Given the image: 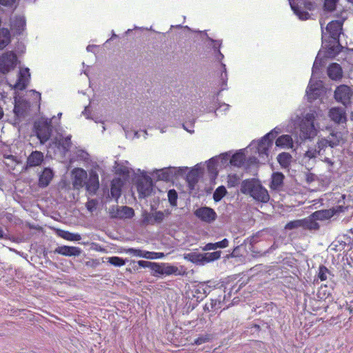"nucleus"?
I'll return each mask as SVG.
<instances>
[{
  "label": "nucleus",
  "instance_id": "16",
  "mask_svg": "<svg viewBox=\"0 0 353 353\" xmlns=\"http://www.w3.org/2000/svg\"><path fill=\"white\" fill-rule=\"evenodd\" d=\"M84 186L90 195L96 194L99 188V175L96 171L91 170L90 172L89 177Z\"/></svg>",
  "mask_w": 353,
  "mask_h": 353
},
{
  "label": "nucleus",
  "instance_id": "14",
  "mask_svg": "<svg viewBox=\"0 0 353 353\" xmlns=\"http://www.w3.org/2000/svg\"><path fill=\"white\" fill-rule=\"evenodd\" d=\"M214 53L216 54V59L217 61H219L221 67V74H220V81H221L220 86L221 87H220V90L217 93V95H216V97H218L220 92L226 90L228 89V85H227L228 75L226 65L225 63H223L222 62V60L224 58V55L221 53L220 50H217Z\"/></svg>",
  "mask_w": 353,
  "mask_h": 353
},
{
  "label": "nucleus",
  "instance_id": "15",
  "mask_svg": "<svg viewBox=\"0 0 353 353\" xmlns=\"http://www.w3.org/2000/svg\"><path fill=\"white\" fill-rule=\"evenodd\" d=\"M159 274L160 275H181V272L179 268L174 265H170L168 263H159L157 264V268L155 269V273H153L152 275L157 276Z\"/></svg>",
  "mask_w": 353,
  "mask_h": 353
},
{
  "label": "nucleus",
  "instance_id": "54",
  "mask_svg": "<svg viewBox=\"0 0 353 353\" xmlns=\"http://www.w3.org/2000/svg\"><path fill=\"white\" fill-rule=\"evenodd\" d=\"M164 256V254L163 252H149L145 251L144 252V258L148 259H161Z\"/></svg>",
  "mask_w": 353,
  "mask_h": 353
},
{
  "label": "nucleus",
  "instance_id": "44",
  "mask_svg": "<svg viewBox=\"0 0 353 353\" xmlns=\"http://www.w3.org/2000/svg\"><path fill=\"white\" fill-rule=\"evenodd\" d=\"M71 137H72L71 135H68L63 139H61L59 141V146L60 148H61V149L63 150V151L64 152L69 151V150L71 147V145H72Z\"/></svg>",
  "mask_w": 353,
  "mask_h": 353
},
{
  "label": "nucleus",
  "instance_id": "30",
  "mask_svg": "<svg viewBox=\"0 0 353 353\" xmlns=\"http://www.w3.org/2000/svg\"><path fill=\"white\" fill-rule=\"evenodd\" d=\"M218 157H212L207 161V169L211 179H216L218 176Z\"/></svg>",
  "mask_w": 353,
  "mask_h": 353
},
{
  "label": "nucleus",
  "instance_id": "41",
  "mask_svg": "<svg viewBox=\"0 0 353 353\" xmlns=\"http://www.w3.org/2000/svg\"><path fill=\"white\" fill-rule=\"evenodd\" d=\"M227 190L225 186H219L213 193V199L215 202L220 201L227 194Z\"/></svg>",
  "mask_w": 353,
  "mask_h": 353
},
{
  "label": "nucleus",
  "instance_id": "10",
  "mask_svg": "<svg viewBox=\"0 0 353 353\" xmlns=\"http://www.w3.org/2000/svg\"><path fill=\"white\" fill-rule=\"evenodd\" d=\"M17 63V57L12 51H8L0 56V73L6 74L13 70Z\"/></svg>",
  "mask_w": 353,
  "mask_h": 353
},
{
  "label": "nucleus",
  "instance_id": "39",
  "mask_svg": "<svg viewBox=\"0 0 353 353\" xmlns=\"http://www.w3.org/2000/svg\"><path fill=\"white\" fill-rule=\"evenodd\" d=\"M202 254H203V262H204V265H205L208 263L213 262V261L220 259L221 252V251H214L213 252H205V253H202Z\"/></svg>",
  "mask_w": 353,
  "mask_h": 353
},
{
  "label": "nucleus",
  "instance_id": "21",
  "mask_svg": "<svg viewBox=\"0 0 353 353\" xmlns=\"http://www.w3.org/2000/svg\"><path fill=\"white\" fill-rule=\"evenodd\" d=\"M73 185L75 188L79 189L84 187L88 174L83 168H74L72 172Z\"/></svg>",
  "mask_w": 353,
  "mask_h": 353
},
{
  "label": "nucleus",
  "instance_id": "63",
  "mask_svg": "<svg viewBox=\"0 0 353 353\" xmlns=\"http://www.w3.org/2000/svg\"><path fill=\"white\" fill-rule=\"evenodd\" d=\"M16 0H0V5L6 6V7H12Z\"/></svg>",
  "mask_w": 353,
  "mask_h": 353
},
{
  "label": "nucleus",
  "instance_id": "4",
  "mask_svg": "<svg viewBox=\"0 0 353 353\" xmlns=\"http://www.w3.org/2000/svg\"><path fill=\"white\" fill-rule=\"evenodd\" d=\"M240 190L242 194L249 195L257 202L265 203L270 200L268 190L259 179L252 178L242 181Z\"/></svg>",
  "mask_w": 353,
  "mask_h": 353
},
{
  "label": "nucleus",
  "instance_id": "42",
  "mask_svg": "<svg viewBox=\"0 0 353 353\" xmlns=\"http://www.w3.org/2000/svg\"><path fill=\"white\" fill-rule=\"evenodd\" d=\"M332 138L329 140L330 143V148H333L340 145L343 140V134L341 132H336L331 133Z\"/></svg>",
  "mask_w": 353,
  "mask_h": 353
},
{
  "label": "nucleus",
  "instance_id": "36",
  "mask_svg": "<svg viewBox=\"0 0 353 353\" xmlns=\"http://www.w3.org/2000/svg\"><path fill=\"white\" fill-rule=\"evenodd\" d=\"M132 263H133L132 268L134 270H138V267L143 268H148L151 270H152L154 272V273H155V269L157 268V263H155V262H150V261H143V260L139 261L137 262V263H136L135 261H133Z\"/></svg>",
  "mask_w": 353,
  "mask_h": 353
},
{
  "label": "nucleus",
  "instance_id": "22",
  "mask_svg": "<svg viewBox=\"0 0 353 353\" xmlns=\"http://www.w3.org/2000/svg\"><path fill=\"white\" fill-rule=\"evenodd\" d=\"M329 117L335 123H344L347 121L346 112L340 107L332 108L329 111Z\"/></svg>",
  "mask_w": 353,
  "mask_h": 353
},
{
  "label": "nucleus",
  "instance_id": "9",
  "mask_svg": "<svg viewBox=\"0 0 353 353\" xmlns=\"http://www.w3.org/2000/svg\"><path fill=\"white\" fill-rule=\"evenodd\" d=\"M298 3L294 5V8H295L294 13L299 17L301 20H307L310 17V14L307 11H313L316 8V3L314 1L312 0H297Z\"/></svg>",
  "mask_w": 353,
  "mask_h": 353
},
{
  "label": "nucleus",
  "instance_id": "38",
  "mask_svg": "<svg viewBox=\"0 0 353 353\" xmlns=\"http://www.w3.org/2000/svg\"><path fill=\"white\" fill-rule=\"evenodd\" d=\"M292 156L287 152H281L277 157V160L281 167L286 168L290 165Z\"/></svg>",
  "mask_w": 353,
  "mask_h": 353
},
{
  "label": "nucleus",
  "instance_id": "8",
  "mask_svg": "<svg viewBox=\"0 0 353 353\" xmlns=\"http://www.w3.org/2000/svg\"><path fill=\"white\" fill-rule=\"evenodd\" d=\"M187 169L176 167L163 168L159 170H154L152 172L153 177L157 178V180L164 181H171L176 179L179 176L183 175L185 170Z\"/></svg>",
  "mask_w": 353,
  "mask_h": 353
},
{
  "label": "nucleus",
  "instance_id": "37",
  "mask_svg": "<svg viewBox=\"0 0 353 353\" xmlns=\"http://www.w3.org/2000/svg\"><path fill=\"white\" fill-rule=\"evenodd\" d=\"M10 41V34L8 29L3 28L0 30V50L8 45Z\"/></svg>",
  "mask_w": 353,
  "mask_h": 353
},
{
  "label": "nucleus",
  "instance_id": "18",
  "mask_svg": "<svg viewBox=\"0 0 353 353\" xmlns=\"http://www.w3.org/2000/svg\"><path fill=\"white\" fill-rule=\"evenodd\" d=\"M343 206L339 205L327 210H317L312 213V217L319 221H324L332 218L336 214L343 212Z\"/></svg>",
  "mask_w": 353,
  "mask_h": 353
},
{
  "label": "nucleus",
  "instance_id": "20",
  "mask_svg": "<svg viewBox=\"0 0 353 353\" xmlns=\"http://www.w3.org/2000/svg\"><path fill=\"white\" fill-rule=\"evenodd\" d=\"M285 175L281 172H274L272 174L270 182V188L275 192L283 190Z\"/></svg>",
  "mask_w": 353,
  "mask_h": 353
},
{
  "label": "nucleus",
  "instance_id": "11",
  "mask_svg": "<svg viewBox=\"0 0 353 353\" xmlns=\"http://www.w3.org/2000/svg\"><path fill=\"white\" fill-rule=\"evenodd\" d=\"M352 96L353 91L352 88L344 84L337 86L334 94L335 100L342 103L346 108L351 105Z\"/></svg>",
  "mask_w": 353,
  "mask_h": 353
},
{
  "label": "nucleus",
  "instance_id": "61",
  "mask_svg": "<svg viewBox=\"0 0 353 353\" xmlns=\"http://www.w3.org/2000/svg\"><path fill=\"white\" fill-rule=\"evenodd\" d=\"M3 158L9 161V163L5 162V163L8 166L10 165V163L12 164L11 166H13L15 165V163L17 162V157L12 154H3Z\"/></svg>",
  "mask_w": 353,
  "mask_h": 353
},
{
  "label": "nucleus",
  "instance_id": "33",
  "mask_svg": "<svg viewBox=\"0 0 353 353\" xmlns=\"http://www.w3.org/2000/svg\"><path fill=\"white\" fill-rule=\"evenodd\" d=\"M245 161V157L242 151L234 153L230 159V163L236 167H241Z\"/></svg>",
  "mask_w": 353,
  "mask_h": 353
},
{
  "label": "nucleus",
  "instance_id": "12",
  "mask_svg": "<svg viewBox=\"0 0 353 353\" xmlns=\"http://www.w3.org/2000/svg\"><path fill=\"white\" fill-rule=\"evenodd\" d=\"M194 215L201 221L210 224L217 218L215 210L208 206H201L194 211Z\"/></svg>",
  "mask_w": 353,
  "mask_h": 353
},
{
  "label": "nucleus",
  "instance_id": "49",
  "mask_svg": "<svg viewBox=\"0 0 353 353\" xmlns=\"http://www.w3.org/2000/svg\"><path fill=\"white\" fill-rule=\"evenodd\" d=\"M330 295L331 292L327 290V287L326 285L321 286L316 294L317 298L320 300H325Z\"/></svg>",
  "mask_w": 353,
  "mask_h": 353
},
{
  "label": "nucleus",
  "instance_id": "19",
  "mask_svg": "<svg viewBox=\"0 0 353 353\" xmlns=\"http://www.w3.org/2000/svg\"><path fill=\"white\" fill-rule=\"evenodd\" d=\"M203 168L199 165H196L192 168L186 176V181L188 182L190 190H194L196 184L198 183Z\"/></svg>",
  "mask_w": 353,
  "mask_h": 353
},
{
  "label": "nucleus",
  "instance_id": "56",
  "mask_svg": "<svg viewBox=\"0 0 353 353\" xmlns=\"http://www.w3.org/2000/svg\"><path fill=\"white\" fill-rule=\"evenodd\" d=\"M299 227H302V219L288 222L285 225V229L293 230Z\"/></svg>",
  "mask_w": 353,
  "mask_h": 353
},
{
  "label": "nucleus",
  "instance_id": "60",
  "mask_svg": "<svg viewBox=\"0 0 353 353\" xmlns=\"http://www.w3.org/2000/svg\"><path fill=\"white\" fill-rule=\"evenodd\" d=\"M240 178L236 174L229 175L228 183L230 186H236L239 183Z\"/></svg>",
  "mask_w": 353,
  "mask_h": 353
},
{
  "label": "nucleus",
  "instance_id": "50",
  "mask_svg": "<svg viewBox=\"0 0 353 353\" xmlns=\"http://www.w3.org/2000/svg\"><path fill=\"white\" fill-rule=\"evenodd\" d=\"M165 219V213L163 211H155L152 212L153 224H161Z\"/></svg>",
  "mask_w": 353,
  "mask_h": 353
},
{
  "label": "nucleus",
  "instance_id": "52",
  "mask_svg": "<svg viewBox=\"0 0 353 353\" xmlns=\"http://www.w3.org/2000/svg\"><path fill=\"white\" fill-rule=\"evenodd\" d=\"M168 197L170 204L174 207L177 204L178 194L175 190H170L168 192Z\"/></svg>",
  "mask_w": 353,
  "mask_h": 353
},
{
  "label": "nucleus",
  "instance_id": "27",
  "mask_svg": "<svg viewBox=\"0 0 353 353\" xmlns=\"http://www.w3.org/2000/svg\"><path fill=\"white\" fill-rule=\"evenodd\" d=\"M30 108V105L26 101H16L14 107V113L18 118H25Z\"/></svg>",
  "mask_w": 353,
  "mask_h": 353
},
{
  "label": "nucleus",
  "instance_id": "29",
  "mask_svg": "<svg viewBox=\"0 0 353 353\" xmlns=\"http://www.w3.org/2000/svg\"><path fill=\"white\" fill-rule=\"evenodd\" d=\"M134 215V211L132 208L128 206H117L116 212L112 216L119 219H130Z\"/></svg>",
  "mask_w": 353,
  "mask_h": 353
},
{
  "label": "nucleus",
  "instance_id": "26",
  "mask_svg": "<svg viewBox=\"0 0 353 353\" xmlns=\"http://www.w3.org/2000/svg\"><path fill=\"white\" fill-rule=\"evenodd\" d=\"M26 21L23 16H16L12 21L11 27L14 34L21 35L25 30Z\"/></svg>",
  "mask_w": 353,
  "mask_h": 353
},
{
  "label": "nucleus",
  "instance_id": "25",
  "mask_svg": "<svg viewBox=\"0 0 353 353\" xmlns=\"http://www.w3.org/2000/svg\"><path fill=\"white\" fill-rule=\"evenodd\" d=\"M327 73L329 78L333 81H339L343 77V69L337 63H331L327 67Z\"/></svg>",
  "mask_w": 353,
  "mask_h": 353
},
{
  "label": "nucleus",
  "instance_id": "34",
  "mask_svg": "<svg viewBox=\"0 0 353 353\" xmlns=\"http://www.w3.org/2000/svg\"><path fill=\"white\" fill-rule=\"evenodd\" d=\"M318 219L312 217V214L307 218L302 219V228L307 230H318L320 227L319 223L316 222Z\"/></svg>",
  "mask_w": 353,
  "mask_h": 353
},
{
  "label": "nucleus",
  "instance_id": "57",
  "mask_svg": "<svg viewBox=\"0 0 353 353\" xmlns=\"http://www.w3.org/2000/svg\"><path fill=\"white\" fill-rule=\"evenodd\" d=\"M145 250H141L140 249L137 248H129L127 250V253L132 254L135 256L144 258V252Z\"/></svg>",
  "mask_w": 353,
  "mask_h": 353
},
{
  "label": "nucleus",
  "instance_id": "5",
  "mask_svg": "<svg viewBox=\"0 0 353 353\" xmlns=\"http://www.w3.org/2000/svg\"><path fill=\"white\" fill-rule=\"evenodd\" d=\"M281 132L278 127L274 128L265 134L259 141H252L249 147L250 150H255L254 152L259 154V157L264 162L268 161L270 150L273 145V141Z\"/></svg>",
  "mask_w": 353,
  "mask_h": 353
},
{
  "label": "nucleus",
  "instance_id": "62",
  "mask_svg": "<svg viewBox=\"0 0 353 353\" xmlns=\"http://www.w3.org/2000/svg\"><path fill=\"white\" fill-rule=\"evenodd\" d=\"M221 303L222 302L221 299H211L210 303L211 308H213L214 310H216L219 308H221Z\"/></svg>",
  "mask_w": 353,
  "mask_h": 353
},
{
  "label": "nucleus",
  "instance_id": "23",
  "mask_svg": "<svg viewBox=\"0 0 353 353\" xmlns=\"http://www.w3.org/2000/svg\"><path fill=\"white\" fill-rule=\"evenodd\" d=\"M81 252L80 248L68 245L58 246L54 251L56 254L65 256H78L81 254Z\"/></svg>",
  "mask_w": 353,
  "mask_h": 353
},
{
  "label": "nucleus",
  "instance_id": "40",
  "mask_svg": "<svg viewBox=\"0 0 353 353\" xmlns=\"http://www.w3.org/2000/svg\"><path fill=\"white\" fill-rule=\"evenodd\" d=\"M121 194V187L119 184V182H115L113 181L111 183L110 188V196L112 199H114L116 201L120 197Z\"/></svg>",
  "mask_w": 353,
  "mask_h": 353
},
{
  "label": "nucleus",
  "instance_id": "58",
  "mask_svg": "<svg viewBox=\"0 0 353 353\" xmlns=\"http://www.w3.org/2000/svg\"><path fill=\"white\" fill-rule=\"evenodd\" d=\"M143 222L146 225H154L152 220V212H144L143 214Z\"/></svg>",
  "mask_w": 353,
  "mask_h": 353
},
{
  "label": "nucleus",
  "instance_id": "55",
  "mask_svg": "<svg viewBox=\"0 0 353 353\" xmlns=\"http://www.w3.org/2000/svg\"><path fill=\"white\" fill-rule=\"evenodd\" d=\"M215 157H218V164L221 168L227 165L228 161H230V156L227 153L221 154L219 156H216Z\"/></svg>",
  "mask_w": 353,
  "mask_h": 353
},
{
  "label": "nucleus",
  "instance_id": "47",
  "mask_svg": "<svg viewBox=\"0 0 353 353\" xmlns=\"http://www.w3.org/2000/svg\"><path fill=\"white\" fill-rule=\"evenodd\" d=\"M61 234H60V236L63 239L68 241H79L81 239L80 234H79L71 233L70 232L63 230H61Z\"/></svg>",
  "mask_w": 353,
  "mask_h": 353
},
{
  "label": "nucleus",
  "instance_id": "51",
  "mask_svg": "<svg viewBox=\"0 0 353 353\" xmlns=\"http://www.w3.org/2000/svg\"><path fill=\"white\" fill-rule=\"evenodd\" d=\"M199 32H203L205 34L207 39L210 42L212 43V49L214 50V52H216L217 50H219L221 47V45H222V40H216V39H214L211 37H210L208 34L205 32H201L200 31Z\"/></svg>",
  "mask_w": 353,
  "mask_h": 353
},
{
  "label": "nucleus",
  "instance_id": "64",
  "mask_svg": "<svg viewBox=\"0 0 353 353\" xmlns=\"http://www.w3.org/2000/svg\"><path fill=\"white\" fill-rule=\"evenodd\" d=\"M96 203H97V202L94 199H92V200L89 201L86 204L88 210L90 212H92L93 208H94Z\"/></svg>",
  "mask_w": 353,
  "mask_h": 353
},
{
  "label": "nucleus",
  "instance_id": "53",
  "mask_svg": "<svg viewBox=\"0 0 353 353\" xmlns=\"http://www.w3.org/2000/svg\"><path fill=\"white\" fill-rule=\"evenodd\" d=\"M318 155H319V151L318 152L317 148H310L305 153L303 161L305 159H315Z\"/></svg>",
  "mask_w": 353,
  "mask_h": 353
},
{
  "label": "nucleus",
  "instance_id": "46",
  "mask_svg": "<svg viewBox=\"0 0 353 353\" xmlns=\"http://www.w3.org/2000/svg\"><path fill=\"white\" fill-rule=\"evenodd\" d=\"M331 275L333 276L331 272L325 265H321L319 266L317 276L321 281H325L328 276Z\"/></svg>",
  "mask_w": 353,
  "mask_h": 353
},
{
  "label": "nucleus",
  "instance_id": "6",
  "mask_svg": "<svg viewBox=\"0 0 353 353\" xmlns=\"http://www.w3.org/2000/svg\"><path fill=\"white\" fill-rule=\"evenodd\" d=\"M53 120L57 121L55 117L52 119L41 117L34 122V128L36 136L41 144H44L50 139L53 130H57V124L55 123L53 124Z\"/></svg>",
  "mask_w": 353,
  "mask_h": 353
},
{
  "label": "nucleus",
  "instance_id": "7",
  "mask_svg": "<svg viewBox=\"0 0 353 353\" xmlns=\"http://www.w3.org/2000/svg\"><path fill=\"white\" fill-rule=\"evenodd\" d=\"M212 281L199 283L194 286L192 293V298L187 303L188 308L191 310H194L196 306L203 301L215 287L212 285Z\"/></svg>",
  "mask_w": 353,
  "mask_h": 353
},
{
  "label": "nucleus",
  "instance_id": "2",
  "mask_svg": "<svg viewBox=\"0 0 353 353\" xmlns=\"http://www.w3.org/2000/svg\"><path fill=\"white\" fill-rule=\"evenodd\" d=\"M343 23L341 20L332 21L328 23L325 30L321 23L322 47L326 50L325 57L327 58H335L344 49L339 41Z\"/></svg>",
  "mask_w": 353,
  "mask_h": 353
},
{
  "label": "nucleus",
  "instance_id": "3",
  "mask_svg": "<svg viewBox=\"0 0 353 353\" xmlns=\"http://www.w3.org/2000/svg\"><path fill=\"white\" fill-rule=\"evenodd\" d=\"M321 51L317 54L312 69V77L306 89V96L309 102L320 98L323 93L322 81L314 79L319 75L321 68L324 65V61L321 57Z\"/></svg>",
  "mask_w": 353,
  "mask_h": 353
},
{
  "label": "nucleus",
  "instance_id": "35",
  "mask_svg": "<svg viewBox=\"0 0 353 353\" xmlns=\"http://www.w3.org/2000/svg\"><path fill=\"white\" fill-rule=\"evenodd\" d=\"M229 241L227 239H223V240L216 242V243H208L205 245L203 248V251L208 250H215L218 248H225L228 246Z\"/></svg>",
  "mask_w": 353,
  "mask_h": 353
},
{
  "label": "nucleus",
  "instance_id": "43",
  "mask_svg": "<svg viewBox=\"0 0 353 353\" xmlns=\"http://www.w3.org/2000/svg\"><path fill=\"white\" fill-rule=\"evenodd\" d=\"M315 147L317 148L318 152L319 151V156L324 154V152L327 147H330V143L328 139H321L319 140Z\"/></svg>",
  "mask_w": 353,
  "mask_h": 353
},
{
  "label": "nucleus",
  "instance_id": "59",
  "mask_svg": "<svg viewBox=\"0 0 353 353\" xmlns=\"http://www.w3.org/2000/svg\"><path fill=\"white\" fill-rule=\"evenodd\" d=\"M210 339H211L210 335H208V334L199 336L194 340V344L201 345L203 343L208 342L210 340Z\"/></svg>",
  "mask_w": 353,
  "mask_h": 353
},
{
  "label": "nucleus",
  "instance_id": "48",
  "mask_svg": "<svg viewBox=\"0 0 353 353\" xmlns=\"http://www.w3.org/2000/svg\"><path fill=\"white\" fill-rule=\"evenodd\" d=\"M125 259L119 256H111L108 258V262L115 267L124 265L125 264Z\"/></svg>",
  "mask_w": 353,
  "mask_h": 353
},
{
  "label": "nucleus",
  "instance_id": "32",
  "mask_svg": "<svg viewBox=\"0 0 353 353\" xmlns=\"http://www.w3.org/2000/svg\"><path fill=\"white\" fill-rule=\"evenodd\" d=\"M276 145L279 148H291L293 147V141L290 135L283 134L276 140Z\"/></svg>",
  "mask_w": 353,
  "mask_h": 353
},
{
  "label": "nucleus",
  "instance_id": "28",
  "mask_svg": "<svg viewBox=\"0 0 353 353\" xmlns=\"http://www.w3.org/2000/svg\"><path fill=\"white\" fill-rule=\"evenodd\" d=\"M43 154L41 152L33 151L27 159L26 165L30 168L40 165L43 161Z\"/></svg>",
  "mask_w": 353,
  "mask_h": 353
},
{
  "label": "nucleus",
  "instance_id": "17",
  "mask_svg": "<svg viewBox=\"0 0 353 353\" xmlns=\"http://www.w3.org/2000/svg\"><path fill=\"white\" fill-rule=\"evenodd\" d=\"M30 80V72L28 68H21L19 71L17 80L14 84V88L24 90Z\"/></svg>",
  "mask_w": 353,
  "mask_h": 353
},
{
  "label": "nucleus",
  "instance_id": "13",
  "mask_svg": "<svg viewBox=\"0 0 353 353\" xmlns=\"http://www.w3.org/2000/svg\"><path fill=\"white\" fill-rule=\"evenodd\" d=\"M145 174V172H143V181L139 182L137 184V190L140 197L141 198H145L150 195L153 190V182L152 179Z\"/></svg>",
  "mask_w": 353,
  "mask_h": 353
},
{
  "label": "nucleus",
  "instance_id": "24",
  "mask_svg": "<svg viewBox=\"0 0 353 353\" xmlns=\"http://www.w3.org/2000/svg\"><path fill=\"white\" fill-rule=\"evenodd\" d=\"M54 175V173L52 168L49 167L43 168L39 174V186L42 188L47 187L53 179Z\"/></svg>",
  "mask_w": 353,
  "mask_h": 353
},
{
  "label": "nucleus",
  "instance_id": "1",
  "mask_svg": "<svg viewBox=\"0 0 353 353\" xmlns=\"http://www.w3.org/2000/svg\"><path fill=\"white\" fill-rule=\"evenodd\" d=\"M322 114L320 108L314 106L304 111L299 110L291 116V123L299 131L301 140L311 139L316 136L319 128L318 119Z\"/></svg>",
  "mask_w": 353,
  "mask_h": 353
},
{
  "label": "nucleus",
  "instance_id": "31",
  "mask_svg": "<svg viewBox=\"0 0 353 353\" xmlns=\"http://www.w3.org/2000/svg\"><path fill=\"white\" fill-rule=\"evenodd\" d=\"M184 259L197 265H204L202 253L192 252L185 254Z\"/></svg>",
  "mask_w": 353,
  "mask_h": 353
},
{
  "label": "nucleus",
  "instance_id": "45",
  "mask_svg": "<svg viewBox=\"0 0 353 353\" xmlns=\"http://www.w3.org/2000/svg\"><path fill=\"white\" fill-rule=\"evenodd\" d=\"M339 0H324L323 10L327 12H332L336 8Z\"/></svg>",
  "mask_w": 353,
  "mask_h": 353
}]
</instances>
